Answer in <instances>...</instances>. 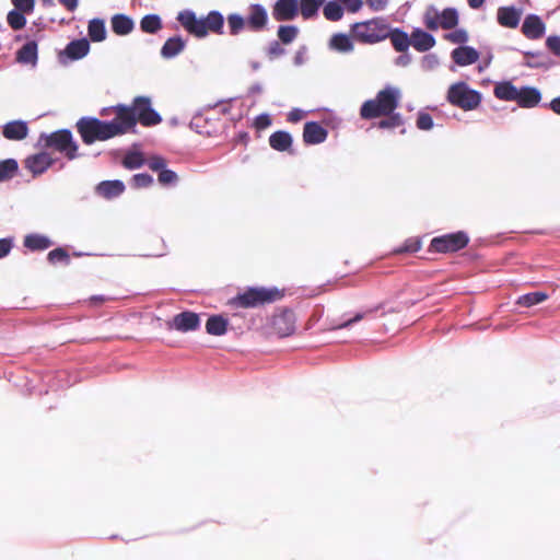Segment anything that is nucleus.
<instances>
[{
	"mask_svg": "<svg viewBox=\"0 0 560 560\" xmlns=\"http://www.w3.org/2000/svg\"><path fill=\"white\" fill-rule=\"evenodd\" d=\"M176 20L196 38H205L209 33L224 34V15L219 10H211L207 15L198 18L196 12L186 9L178 12Z\"/></svg>",
	"mask_w": 560,
	"mask_h": 560,
	"instance_id": "nucleus-1",
	"label": "nucleus"
},
{
	"mask_svg": "<svg viewBox=\"0 0 560 560\" xmlns=\"http://www.w3.org/2000/svg\"><path fill=\"white\" fill-rule=\"evenodd\" d=\"M75 128L83 143L88 145L121 136V128L118 125L92 116L81 117Z\"/></svg>",
	"mask_w": 560,
	"mask_h": 560,
	"instance_id": "nucleus-2",
	"label": "nucleus"
},
{
	"mask_svg": "<svg viewBox=\"0 0 560 560\" xmlns=\"http://www.w3.org/2000/svg\"><path fill=\"white\" fill-rule=\"evenodd\" d=\"M284 293L277 287H248L229 301L234 307L255 308L270 304L283 298Z\"/></svg>",
	"mask_w": 560,
	"mask_h": 560,
	"instance_id": "nucleus-3",
	"label": "nucleus"
},
{
	"mask_svg": "<svg viewBox=\"0 0 560 560\" xmlns=\"http://www.w3.org/2000/svg\"><path fill=\"white\" fill-rule=\"evenodd\" d=\"M446 100L453 106L469 112L481 104L482 93L471 89L465 81H457L448 86Z\"/></svg>",
	"mask_w": 560,
	"mask_h": 560,
	"instance_id": "nucleus-4",
	"label": "nucleus"
},
{
	"mask_svg": "<svg viewBox=\"0 0 560 560\" xmlns=\"http://www.w3.org/2000/svg\"><path fill=\"white\" fill-rule=\"evenodd\" d=\"M38 143L44 148H50L60 152L70 161L80 156L78 154L79 145L74 141L71 130L66 128L51 133H42Z\"/></svg>",
	"mask_w": 560,
	"mask_h": 560,
	"instance_id": "nucleus-5",
	"label": "nucleus"
},
{
	"mask_svg": "<svg viewBox=\"0 0 560 560\" xmlns=\"http://www.w3.org/2000/svg\"><path fill=\"white\" fill-rule=\"evenodd\" d=\"M422 23L429 31L453 30L459 23V12L454 7L439 10L434 4H429L422 15Z\"/></svg>",
	"mask_w": 560,
	"mask_h": 560,
	"instance_id": "nucleus-6",
	"label": "nucleus"
},
{
	"mask_svg": "<svg viewBox=\"0 0 560 560\" xmlns=\"http://www.w3.org/2000/svg\"><path fill=\"white\" fill-rule=\"evenodd\" d=\"M469 235L463 230L434 236L428 246L430 254H452L466 248L469 244Z\"/></svg>",
	"mask_w": 560,
	"mask_h": 560,
	"instance_id": "nucleus-7",
	"label": "nucleus"
},
{
	"mask_svg": "<svg viewBox=\"0 0 560 560\" xmlns=\"http://www.w3.org/2000/svg\"><path fill=\"white\" fill-rule=\"evenodd\" d=\"M382 19L357 22L351 25L353 36L366 44L385 40V24Z\"/></svg>",
	"mask_w": 560,
	"mask_h": 560,
	"instance_id": "nucleus-8",
	"label": "nucleus"
},
{
	"mask_svg": "<svg viewBox=\"0 0 560 560\" xmlns=\"http://www.w3.org/2000/svg\"><path fill=\"white\" fill-rule=\"evenodd\" d=\"M132 112L136 125L140 122L144 127H152L162 121V116L152 107L149 96L135 97Z\"/></svg>",
	"mask_w": 560,
	"mask_h": 560,
	"instance_id": "nucleus-9",
	"label": "nucleus"
},
{
	"mask_svg": "<svg viewBox=\"0 0 560 560\" xmlns=\"http://www.w3.org/2000/svg\"><path fill=\"white\" fill-rule=\"evenodd\" d=\"M400 90L396 86L387 84V130L402 127L400 133L405 135L407 128L404 127L405 119L400 113L396 112L400 101Z\"/></svg>",
	"mask_w": 560,
	"mask_h": 560,
	"instance_id": "nucleus-10",
	"label": "nucleus"
},
{
	"mask_svg": "<svg viewBox=\"0 0 560 560\" xmlns=\"http://www.w3.org/2000/svg\"><path fill=\"white\" fill-rule=\"evenodd\" d=\"M109 110H114L116 113V117L109 120L118 125L121 128V136L127 133L128 131H135L136 128V119L133 118V102L131 105L117 104L112 107H105L101 110V115L105 116Z\"/></svg>",
	"mask_w": 560,
	"mask_h": 560,
	"instance_id": "nucleus-11",
	"label": "nucleus"
},
{
	"mask_svg": "<svg viewBox=\"0 0 560 560\" xmlns=\"http://www.w3.org/2000/svg\"><path fill=\"white\" fill-rule=\"evenodd\" d=\"M200 327V317L197 313L191 311H184L167 322L170 330L175 329L180 332H188L197 330Z\"/></svg>",
	"mask_w": 560,
	"mask_h": 560,
	"instance_id": "nucleus-12",
	"label": "nucleus"
},
{
	"mask_svg": "<svg viewBox=\"0 0 560 560\" xmlns=\"http://www.w3.org/2000/svg\"><path fill=\"white\" fill-rule=\"evenodd\" d=\"M245 21L248 31L255 33L262 32L269 21L267 9L260 3L249 4Z\"/></svg>",
	"mask_w": 560,
	"mask_h": 560,
	"instance_id": "nucleus-13",
	"label": "nucleus"
},
{
	"mask_svg": "<svg viewBox=\"0 0 560 560\" xmlns=\"http://www.w3.org/2000/svg\"><path fill=\"white\" fill-rule=\"evenodd\" d=\"M523 12L522 7L518 8L514 4L501 5L497 10V22L502 27L516 28L521 23Z\"/></svg>",
	"mask_w": 560,
	"mask_h": 560,
	"instance_id": "nucleus-14",
	"label": "nucleus"
},
{
	"mask_svg": "<svg viewBox=\"0 0 560 560\" xmlns=\"http://www.w3.org/2000/svg\"><path fill=\"white\" fill-rule=\"evenodd\" d=\"M360 116L366 120L385 116V88L377 92L374 100H368L361 105Z\"/></svg>",
	"mask_w": 560,
	"mask_h": 560,
	"instance_id": "nucleus-15",
	"label": "nucleus"
},
{
	"mask_svg": "<svg viewBox=\"0 0 560 560\" xmlns=\"http://www.w3.org/2000/svg\"><path fill=\"white\" fill-rule=\"evenodd\" d=\"M522 34L532 40L541 38L546 33V24L541 16L535 13H528L521 26Z\"/></svg>",
	"mask_w": 560,
	"mask_h": 560,
	"instance_id": "nucleus-16",
	"label": "nucleus"
},
{
	"mask_svg": "<svg viewBox=\"0 0 560 560\" xmlns=\"http://www.w3.org/2000/svg\"><path fill=\"white\" fill-rule=\"evenodd\" d=\"M271 14L278 22L293 21L299 15V0H277Z\"/></svg>",
	"mask_w": 560,
	"mask_h": 560,
	"instance_id": "nucleus-17",
	"label": "nucleus"
},
{
	"mask_svg": "<svg viewBox=\"0 0 560 560\" xmlns=\"http://www.w3.org/2000/svg\"><path fill=\"white\" fill-rule=\"evenodd\" d=\"M272 326L280 337H287L295 330V314L289 308H284L272 318Z\"/></svg>",
	"mask_w": 560,
	"mask_h": 560,
	"instance_id": "nucleus-18",
	"label": "nucleus"
},
{
	"mask_svg": "<svg viewBox=\"0 0 560 560\" xmlns=\"http://www.w3.org/2000/svg\"><path fill=\"white\" fill-rule=\"evenodd\" d=\"M427 27L415 26L411 30V46L419 52H428L436 45V38Z\"/></svg>",
	"mask_w": 560,
	"mask_h": 560,
	"instance_id": "nucleus-19",
	"label": "nucleus"
},
{
	"mask_svg": "<svg viewBox=\"0 0 560 560\" xmlns=\"http://www.w3.org/2000/svg\"><path fill=\"white\" fill-rule=\"evenodd\" d=\"M479 58V50L469 45L457 46L451 51L452 61L459 67L474 65Z\"/></svg>",
	"mask_w": 560,
	"mask_h": 560,
	"instance_id": "nucleus-20",
	"label": "nucleus"
},
{
	"mask_svg": "<svg viewBox=\"0 0 560 560\" xmlns=\"http://www.w3.org/2000/svg\"><path fill=\"white\" fill-rule=\"evenodd\" d=\"M542 98L541 91L532 85H522L517 88L516 100L514 102L522 108H534Z\"/></svg>",
	"mask_w": 560,
	"mask_h": 560,
	"instance_id": "nucleus-21",
	"label": "nucleus"
},
{
	"mask_svg": "<svg viewBox=\"0 0 560 560\" xmlns=\"http://www.w3.org/2000/svg\"><path fill=\"white\" fill-rule=\"evenodd\" d=\"M54 164V159L47 152H39L25 159L24 165L33 176H39Z\"/></svg>",
	"mask_w": 560,
	"mask_h": 560,
	"instance_id": "nucleus-22",
	"label": "nucleus"
},
{
	"mask_svg": "<svg viewBox=\"0 0 560 560\" xmlns=\"http://www.w3.org/2000/svg\"><path fill=\"white\" fill-rule=\"evenodd\" d=\"M328 130L317 121H307L303 128V141L305 144L315 145L326 141Z\"/></svg>",
	"mask_w": 560,
	"mask_h": 560,
	"instance_id": "nucleus-23",
	"label": "nucleus"
},
{
	"mask_svg": "<svg viewBox=\"0 0 560 560\" xmlns=\"http://www.w3.org/2000/svg\"><path fill=\"white\" fill-rule=\"evenodd\" d=\"M90 42L88 38L82 37L69 42L60 55V58L66 57L71 61L84 58L90 51Z\"/></svg>",
	"mask_w": 560,
	"mask_h": 560,
	"instance_id": "nucleus-24",
	"label": "nucleus"
},
{
	"mask_svg": "<svg viewBox=\"0 0 560 560\" xmlns=\"http://www.w3.org/2000/svg\"><path fill=\"white\" fill-rule=\"evenodd\" d=\"M15 60L20 65L35 68L38 62V45L36 40H27L15 52Z\"/></svg>",
	"mask_w": 560,
	"mask_h": 560,
	"instance_id": "nucleus-25",
	"label": "nucleus"
},
{
	"mask_svg": "<svg viewBox=\"0 0 560 560\" xmlns=\"http://www.w3.org/2000/svg\"><path fill=\"white\" fill-rule=\"evenodd\" d=\"M387 39L390 40L393 48L398 51H407L411 46V33L408 34L401 27H393L387 24Z\"/></svg>",
	"mask_w": 560,
	"mask_h": 560,
	"instance_id": "nucleus-26",
	"label": "nucleus"
},
{
	"mask_svg": "<svg viewBox=\"0 0 560 560\" xmlns=\"http://www.w3.org/2000/svg\"><path fill=\"white\" fill-rule=\"evenodd\" d=\"M523 55L527 58H530L523 62V66L527 68L542 69L547 71L556 66V61L547 56L544 51L526 50L523 51Z\"/></svg>",
	"mask_w": 560,
	"mask_h": 560,
	"instance_id": "nucleus-27",
	"label": "nucleus"
},
{
	"mask_svg": "<svg viewBox=\"0 0 560 560\" xmlns=\"http://www.w3.org/2000/svg\"><path fill=\"white\" fill-rule=\"evenodd\" d=\"M135 27V20L125 13H116L110 18L112 32L117 36H127L133 32Z\"/></svg>",
	"mask_w": 560,
	"mask_h": 560,
	"instance_id": "nucleus-28",
	"label": "nucleus"
},
{
	"mask_svg": "<svg viewBox=\"0 0 560 560\" xmlns=\"http://www.w3.org/2000/svg\"><path fill=\"white\" fill-rule=\"evenodd\" d=\"M2 135L8 140L21 141L28 135V126L25 120H12L2 128Z\"/></svg>",
	"mask_w": 560,
	"mask_h": 560,
	"instance_id": "nucleus-29",
	"label": "nucleus"
},
{
	"mask_svg": "<svg viewBox=\"0 0 560 560\" xmlns=\"http://www.w3.org/2000/svg\"><path fill=\"white\" fill-rule=\"evenodd\" d=\"M125 184L120 179L103 180L97 184L95 192L105 199H114L125 191Z\"/></svg>",
	"mask_w": 560,
	"mask_h": 560,
	"instance_id": "nucleus-30",
	"label": "nucleus"
},
{
	"mask_svg": "<svg viewBox=\"0 0 560 560\" xmlns=\"http://www.w3.org/2000/svg\"><path fill=\"white\" fill-rule=\"evenodd\" d=\"M54 245V242L46 235L30 233L24 236L23 246L31 252L46 250Z\"/></svg>",
	"mask_w": 560,
	"mask_h": 560,
	"instance_id": "nucleus-31",
	"label": "nucleus"
},
{
	"mask_svg": "<svg viewBox=\"0 0 560 560\" xmlns=\"http://www.w3.org/2000/svg\"><path fill=\"white\" fill-rule=\"evenodd\" d=\"M186 47V42L179 35L172 36L165 40L161 48V56L164 59H173Z\"/></svg>",
	"mask_w": 560,
	"mask_h": 560,
	"instance_id": "nucleus-32",
	"label": "nucleus"
},
{
	"mask_svg": "<svg viewBox=\"0 0 560 560\" xmlns=\"http://www.w3.org/2000/svg\"><path fill=\"white\" fill-rule=\"evenodd\" d=\"M189 127L195 132L208 137L212 136L217 131L213 121L203 117L201 112H198L192 116Z\"/></svg>",
	"mask_w": 560,
	"mask_h": 560,
	"instance_id": "nucleus-33",
	"label": "nucleus"
},
{
	"mask_svg": "<svg viewBox=\"0 0 560 560\" xmlns=\"http://www.w3.org/2000/svg\"><path fill=\"white\" fill-rule=\"evenodd\" d=\"M517 86L509 80L497 82L493 94L497 98L505 102H514L516 100Z\"/></svg>",
	"mask_w": 560,
	"mask_h": 560,
	"instance_id": "nucleus-34",
	"label": "nucleus"
},
{
	"mask_svg": "<svg viewBox=\"0 0 560 560\" xmlns=\"http://www.w3.org/2000/svg\"><path fill=\"white\" fill-rule=\"evenodd\" d=\"M88 35L94 43L104 42L107 36L105 20L101 18L91 19L88 24Z\"/></svg>",
	"mask_w": 560,
	"mask_h": 560,
	"instance_id": "nucleus-35",
	"label": "nucleus"
},
{
	"mask_svg": "<svg viewBox=\"0 0 560 560\" xmlns=\"http://www.w3.org/2000/svg\"><path fill=\"white\" fill-rule=\"evenodd\" d=\"M293 139L290 132L284 130H278L270 135L269 144L270 147L279 152L289 150L292 145Z\"/></svg>",
	"mask_w": 560,
	"mask_h": 560,
	"instance_id": "nucleus-36",
	"label": "nucleus"
},
{
	"mask_svg": "<svg viewBox=\"0 0 560 560\" xmlns=\"http://www.w3.org/2000/svg\"><path fill=\"white\" fill-rule=\"evenodd\" d=\"M328 46L331 50L341 54H348L353 50L352 39L349 35L345 33L334 34L329 39Z\"/></svg>",
	"mask_w": 560,
	"mask_h": 560,
	"instance_id": "nucleus-37",
	"label": "nucleus"
},
{
	"mask_svg": "<svg viewBox=\"0 0 560 560\" xmlns=\"http://www.w3.org/2000/svg\"><path fill=\"white\" fill-rule=\"evenodd\" d=\"M422 247L421 236H411L406 238L399 246L394 247L390 250V255H409L417 253Z\"/></svg>",
	"mask_w": 560,
	"mask_h": 560,
	"instance_id": "nucleus-38",
	"label": "nucleus"
},
{
	"mask_svg": "<svg viewBox=\"0 0 560 560\" xmlns=\"http://www.w3.org/2000/svg\"><path fill=\"white\" fill-rule=\"evenodd\" d=\"M549 298L548 293L545 291H533L525 294L520 295L515 304L521 307H533L538 304L544 303Z\"/></svg>",
	"mask_w": 560,
	"mask_h": 560,
	"instance_id": "nucleus-39",
	"label": "nucleus"
},
{
	"mask_svg": "<svg viewBox=\"0 0 560 560\" xmlns=\"http://www.w3.org/2000/svg\"><path fill=\"white\" fill-rule=\"evenodd\" d=\"M229 320L222 315H211L206 323V331L212 336H223L228 330Z\"/></svg>",
	"mask_w": 560,
	"mask_h": 560,
	"instance_id": "nucleus-40",
	"label": "nucleus"
},
{
	"mask_svg": "<svg viewBox=\"0 0 560 560\" xmlns=\"http://www.w3.org/2000/svg\"><path fill=\"white\" fill-rule=\"evenodd\" d=\"M326 0H299V13L304 20H312L318 15L319 9Z\"/></svg>",
	"mask_w": 560,
	"mask_h": 560,
	"instance_id": "nucleus-41",
	"label": "nucleus"
},
{
	"mask_svg": "<svg viewBox=\"0 0 560 560\" xmlns=\"http://www.w3.org/2000/svg\"><path fill=\"white\" fill-rule=\"evenodd\" d=\"M345 9L346 7L337 0L325 1L323 14L326 20L336 22L342 19Z\"/></svg>",
	"mask_w": 560,
	"mask_h": 560,
	"instance_id": "nucleus-42",
	"label": "nucleus"
},
{
	"mask_svg": "<svg viewBox=\"0 0 560 560\" xmlns=\"http://www.w3.org/2000/svg\"><path fill=\"white\" fill-rule=\"evenodd\" d=\"M163 27L162 19L159 14L150 13L140 20V30L147 34H156Z\"/></svg>",
	"mask_w": 560,
	"mask_h": 560,
	"instance_id": "nucleus-43",
	"label": "nucleus"
},
{
	"mask_svg": "<svg viewBox=\"0 0 560 560\" xmlns=\"http://www.w3.org/2000/svg\"><path fill=\"white\" fill-rule=\"evenodd\" d=\"M229 35L237 36L247 28L245 16L240 13H230L226 16Z\"/></svg>",
	"mask_w": 560,
	"mask_h": 560,
	"instance_id": "nucleus-44",
	"label": "nucleus"
},
{
	"mask_svg": "<svg viewBox=\"0 0 560 560\" xmlns=\"http://www.w3.org/2000/svg\"><path fill=\"white\" fill-rule=\"evenodd\" d=\"M19 171V164L15 159H5L0 161V182L12 179Z\"/></svg>",
	"mask_w": 560,
	"mask_h": 560,
	"instance_id": "nucleus-45",
	"label": "nucleus"
},
{
	"mask_svg": "<svg viewBox=\"0 0 560 560\" xmlns=\"http://www.w3.org/2000/svg\"><path fill=\"white\" fill-rule=\"evenodd\" d=\"M300 30L295 25H280L277 30L278 40L283 45H289L295 40Z\"/></svg>",
	"mask_w": 560,
	"mask_h": 560,
	"instance_id": "nucleus-46",
	"label": "nucleus"
},
{
	"mask_svg": "<svg viewBox=\"0 0 560 560\" xmlns=\"http://www.w3.org/2000/svg\"><path fill=\"white\" fill-rule=\"evenodd\" d=\"M145 160L140 151H128L122 160V165L127 170H137L144 164Z\"/></svg>",
	"mask_w": 560,
	"mask_h": 560,
	"instance_id": "nucleus-47",
	"label": "nucleus"
},
{
	"mask_svg": "<svg viewBox=\"0 0 560 560\" xmlns=\"http://www.w3.org/2000/svg\"><path fill=\"white\" fill-rule=\"evenodd\" d=\"M47 260L51 265L61 264L65 266H69L71 261L69 253L63 247L51 249L47 254Z\"/></svg>",
	"mask_w": 560,
	"mask_h": 560,
	"instance_id": "nucleus-48",
	"label": "nucleus"
},
{
	"mask_svg": "<svg viewBox=\"0 0 560 560\" xmlns=\"http://www.w3.org/2000/svg\"><path fill=\"white\" fill-rule=\"evenodd\" d=\"M453 30L454 31L443 35L444 39L452 44H456L457 46L466 45L469 39L468 32L465 28L457 26Z\"/></svg>",
	"mask_w": 560,
	"mask_h": 560,
	"instance_id": "nucleus-49",
	"label": "nucleus"
},
{
	"mask_svg": "<svg viewBox=\"0 0 560 560\" xmlns=\"http://www.w3.org/2000/svg\"><path fill=\"white\" fill-rule=\"evenodd\" d=\"M7 22L12 30L19 31L26 25V18L24 13L12 9L7 15Z\"/></svg>",
	"mask_w": 560,
	"mask_h": 560,
	"instance_id": "nucleus-50",
	"label": "nucleus"
},
{
	"mask_svg": "<svg viewBox=\"0 0 560 560\" xmlns=\"http://www.w3.org/2000/svg\"><path fill=\"white\" fill-rule=\"evenodd\" d=\"M416 127L422 131H430L434 127L433 117L425 110L417 113Z\"/></svg>",
	"mask_w": 560,
	"mask_h": 560,
	"instance_id": "nucleus-51",
	"label": "nucleus"
},
{
	"mask_svg": "<svg viewBox=\"0 0 560 560\" xmlns=\"http://www.w3.org/2000/svg\"><path fill=\"white\" fill-rule=\"evenodd\" d=\"M158 180L163 186L175 185L178 180L177 174L166 166L158 174Z\"/></svg>",
	"mask_w": 560,
	"mask_h": 560,
	"instance_id": "nucleus-52",
	"label": "nucleus"
},
{
	"mask_svg": "<svg viewBox=\"0 0 560 560\" xmlns=\"http://www.w3.org/2000/svg\"><path fill=\"white\" fill-rule=\"evenodd\" d=\"M285 52V49L281 46V42L279 40H271L266 49V55L270 60L282 57Z\"/></svg>",
	"mask_w": 560,
	"mask_h": 560,
	"instance_id": "nucleus-53",
	"label": "nucleus"
},
{
	"mask_svg": "<svg viewBox=\"0 0 560 560\" xmlns=\"http://www.w3.org/2000/svg\"><path fill=\"white\" fill-rule=\"evenodd\" d=\"M131 182L136 188H147L153 184V177L148 173H138L132 176Z\"/></svg>",
	"mask_w": 560,
	"mask_h": 560,
	"instance_id": "nucleus-54",
	"label": "nucleus"
},
{
	"mask_svg": "<svg viewBox=\"0 0 560 560\" xmlns=\"http://www.w3.org/2000/svg\"><path fill=\"white\" fill-rule=\"evenodd\" d=\"M440 65V59L436 54L429 52L424 55L421 59V68L424 71H431L434 70Z\"/></svg>",
	"mask_w": 560,
	"mask_h": 560,
	"instance_id": "nucleus-55",
	"label": "nucleus"
},
{
	"mask_svg": "<svg viewBox=\"0 0 560 560\" xmlns=\"http://www.w3.org/2000/svg\"><path fill=\"white\" fill-rule=\"evenodd\" d=\"M15 10L30 14L35 9V0H11Z\"/></svg>",
	"mask_w": 560,
	"mask_h": 560,
	"instance_id": "nucleus-56",
	"label": "nucleus"
},
{
	"mask_svg": "<svg viewBox=\"0 0 560 560\" xmlns=\"http://www.w3.org/2000/svg\"><path fill=\"white\" fill-rule=\"evenodd\" d=\"M545 45L547 49L557 57H560V35H549Z\"/></svg>",
	"mask_w": 560,
	"mask_h": 560,
	"instance_id": "nucleus-57",
	"label": "nucleus"
},
{
	"mask_svg": "<svg viewBox=\"0 0 560 560\" xmlns=\"http://www.w3.org/2000/svg\"><path fill=\"white\" fill-rule=\"evenodd\" d=\"M364 318V313L362 312H358L353 317L349 318V319H346L343 322H340V323H337V324H334L331 326V329L334 330H338V329H345V328H348L350 326H352L353 324H357L359 323L361 319Z\"/></svg>",
	"mask_w": 560,
	"mask_h": 560,
	"instance_id": "nucleus-58",
	"label": "nucleus"
},
{
	"mask_svg": "<svg viewBox=\"0 0 560 560\" xmlns=\"http://www.w3.org/2000/svg\"><path fill=\"white\" fill-rule=\"evenodd\" d=\"M148 166L159 174L166 166V162L162 156L155 155L148 161Z\"/></svg>",
	"mask_w": 560,
	"mask_h": 560,
	"instance_id": "nucleus-59",
	"label": "nucleus"
},
{
	"mask_svg": "<svg viewBox=\"0 0 560 560\" xmlns=\"http://www.w3.org/2000/svg\"><path fill=\"white\" fill-rule=\"evenodd\" d=\"M13 248V238H0V259L7 257Z\"/></svg>",
	"mask_w": 560,
	"mask_h": 560,
	"instance_id": "nucleus-60",
	"label": "nucleus"
},
{
	"mask_svg": "<svg viewBox=\"0 0 560 560\" xmlns=\"http://www.w3.org/2000/svg\"><path fill=\"white\" fill-rule=\"evenodd\" d=\"M400 55L394 59V65L397 67H407L411 63L412 57L409 51H398Z\"/></svg>",
	"mask_w": 560,
	"mask_h": 560,
	"instance_id": "nucleus-61",
	"label": "nucleus"
},
{
	"mask_svg": "<svg viewBox=\"0 0 560 560\" xmlns=\"http://www.w3.org/2000/svg\"><path fill=\"white\" fill-rule=\"evenodd\" d=\"M255 124L258 129H265L271 125V118L268 114L264 113L256 117Z\"/></svg>",
	"mask_w": 560,
	"mask_h": 560,
	"instance_id": "nucleus-62",
	"label": "nucleus"
},
{
	"mask_svg": "<svg viewBox=\"0 0 560 560\" xmlns=\"http://www.w3.org/2000/svg\"><path fill=\"white\" fill-rule=\"evenodd\" d=\"M542 106L549 108L556 115L560 116V95L553 97L549 103L542 104Z\"/></svg>",
	"mask_w": 560,
	"mask_h": 560,
	"instance_id": "nucleus-63",
	"label": "nucleus"
},
{
	"mask_svg": "<svg viewBox=\"0 0 560 560\" xmlns=\"http://www.w3.org/2000/svg\"><path fill=\"white\" fill-rule=\"evenodd\" d=\"M304 114V110L301 108H293L288 114V120L290 122H298L303 118Z\"/></svg>",
	"mask_w": 560,
	"mask_h": 560,
	"instance_id": "nucleus-64",
	"label": "nucleus"
}]
</instances>
